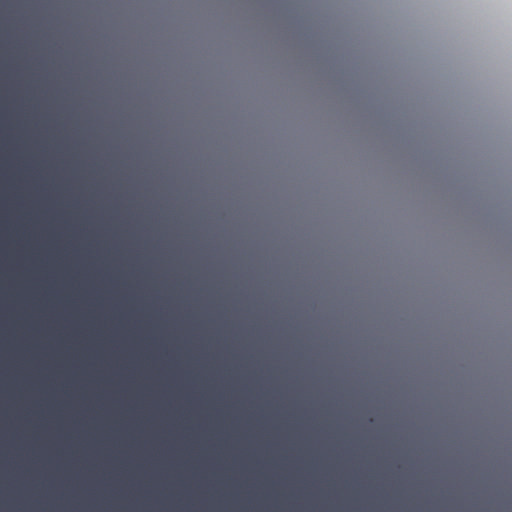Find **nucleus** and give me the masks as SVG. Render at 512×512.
Listing matches in <instances>:
<instances>
[{
	"label": "nucleus",
	"instance_id": "1",
	"mask_svg": "<svg viewBox=\"0 0 512 512\" xmlns=\"http://www.w3.org/2000/svg\"><path fill=\"white\" fill-rule=\"evenodd\" d=\"M226 449H229V448H232L231 446L228 445V441L226 440Z\"/></svg>",
	"mask_w": 512,
	"mask_h": 512
},
{
	"label": "nucleus",
	"instance_id": "2",
	"mask_svg": "<svg viewBox=\"0 0 512 512\" xmlns=\"http://www.w3.org/2000/svg\"><path fill=\"white\" fill-rule=\"evenodd\" d=\"M224 451L226 452V455H227L228 452H230L231 450L225 449Z\"/></svg>",
	"mask_w": 512,
	"mask_h": 512
},
{
	"label": "nucleus",
	"instance_id": "3",
	"mask_svg": "<svg viewBox=\"0 0 512 512\" xmlns=\"http://www.w3.org/2000/svg\"><path fill=\"white\" fill-rule=\"evenodd\" d=\"M30 451H31V452H34L35 450H34V449H31Z\"/></svg>",
	"mask_w": 512,
	"mask_h": 512
},
{
	"label": "nucleus",
	"instance_id": "4",
	"mask_svg": "<svg viewBox=\"0 0 512 512\" xmlns=\"http://www.w3.org/2000/svg\"><path fill=\"white\" fill-rule=\"evenodd\" d=\"M58 451H59V452H62L63 450H62V449H59Z\"/></svg>",
	"mask_w": 512,
	"mask_h": 512
},
{
	"label": "nucleus",
	"instance_id": "5",
	"mask_svg": "<svg viewBox=\"0 0 512 512\" xmlns=\"http://www.w3.org/2000/svg\"><path fill=\"white\" fill-rule=\"evenodd\" d=\"M117 451H118V452H121L122 450H121V449H118Z\"/></svg>",
	"mask_w": 512,
	"mask_h": 512
},
{
	"label": "nucleus",
	"instance_id": "6",
	"mask_svg": "<svg viewBox=\"0 0 512 512\" xmlns=\"http://www.w3.org/2000/svg\"><path fill=\"white\" fill-rule=\"evenodd\" d=\"M156 451H157V452H160L161 450H160V449H157Z\"/></svg>",
	"mask_w": 512,
	"mask_h": 512
},
{
	"label": "nucleus",
	"instance_id": "7",
	"mask_svg": "<svg viewBox=\"0 0 512 512\" xmlns=\"http://www.w3.org/2000/svg\"><path fill=\"white\" fill-rule=\"evenodd\" d=\"M183 451H184V452H187L188 450H187V449H184Z\"/></svg>",
	"mask_w": 512,
	"mask_h": 512
},
{
	"label": "nucleus",
	"instance_id": "8",
	"mask_svg": "<svg viewBox=\"0 0 512 512\" xmlns=\"http://www.w3.org/2000/svg\"><path fill=\"white\" fill-rule=\"evenodd\" d=\"M240 451H241V452H244L245 450H244V449H241Z\"/></svg>",
	"mask_w": 512,
	"mask_h": 512
}]
</instances>
